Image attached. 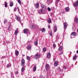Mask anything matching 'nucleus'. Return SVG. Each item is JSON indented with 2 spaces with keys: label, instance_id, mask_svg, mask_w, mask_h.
Returning a JSON list of instances; mask_svg holds the SVG:
<instances>
[{
  "label": "nucleus",
  "instance_id": "nucleus-43",
  "mask_svg": "<svg viewBox=\"0 0 78 78\" xmlns=\"http://www.w3.org/2000/svg\"><path fill=\"white\" fill-rule=\"evenodd\" d=\"M62 54H63V52H61L60 53V55H62Z\"/></svg>",
  "mask_w": 78,
  "mask_h": 78
},
{
  "label": "nucleus",
  "instance_id": "nucleus-23",
  "mask_svg": "<svg viewBox=\"0 0 78 78\" xmlns=\"http://www.w3.org/2000/svg\"><path fill=\"white\" fill-rule=\"evenodd\" d=\"M76 58H77L76 55H74L73 58V60H75L76 59Z\"/></svg>",
  "mask_w": 78,
  "mask_h": 78
},
{
  "label": "nucleus",
  "instance_id": "nucleus-10",
  "mask_svg": "<svg viewBox=\"0 0 78 78\" xmlns=\"http://www.w3.org/2000/svg\"><path fill=\"white\" fill-rule=\"evenodd\" d=\"M15 19H16V20H20V17L19 16H16L15 17Z\"/></svg>",
  "mask_w": 78,
  "mask_h": 78
},
{
  "label": "nucleus",
  "instance_id": "nucleus-7",
  "mask_svg": "<svg viewBox=\"0 0 78 78\" xmlns=\"http://www.w3.org/2000/svg\"><path fill=\"white\" fill-rule=\"evenodd\" d=\"M21 65L22 67H23L25 65V60L24 59L22 60L21 62Z\"/></svg>",
  "mask_w": 78,
  "mask_h": 78
},
{
  "label": "nucleus",
  "instance_id": "nucleus-52",
  "mask_svg": "<svg viewBox=\"0 0 78 78\" xmlns=\"http://www.w3.org/2000/svg\"><path fill=\"white\" fill-rule=\"evenodd\" d=\"M22 25H23V24H22Z\"/></svg>",
  "mask_w": 78,
  "mask_h": 78
},
{
  "label": "nucleus",
  "instance_id": "nucleus-51",
  "mask_svg": "<svg viewBox=\"0 0 78 78\" xmlns=\"http://www.w3.org/2000/svg\"><path fill=\"white\" fill-rule=\"evenodd\" d=\"M62 43V42H60V44H61Z\"/></svg>",
  "mask_w": 78,
  "mask_h": 78
},
{
  "label": "nucleus",
  "instance_id": "nucleus-12",
  "mask_svg": "<svg viewBox=\"0 0 78 78\" xmlns=\"http://www.w3.org/2000/svg\"><path fill=\"white\" fill-rule=\"evenodd\" d=\"M57 31V27L55 26L54 28V32H56Z\"/></svg>",
  "mask_w": 78,
  "mask_h": 78
},
{
  "label": "nucleus",
  "instance_id": "nucleus-29",
  "mask_svg": "<svg viewBox=\"0 0 78 78\" xmlns=\"http://www.w3.org/2000/svg\"><path fill=\"white\" fill-rule=\"evenodd\" d=\"M51 20L50 19H49V20L48 21V22L49 23H51Z\"/></svg>",
  "mask_w": 78,
  "mask_h": 78
},
{
  "label": "nucleus",
  "instance_id": "nucleus-31",
  "mask_svg": "<svg viewBox=\"0 0 78 78\" xmlns=\"http://www.w3.org/2000/svg\"><path fill=\"white\" fill-rule=\"evenodd\" d=\"M11 67V65L10 64H8L6 66V67H7V68H8V67Z\"/></svg>",
  "mask_w": 78,
  "mask_h": 78
},
{
  "label": "nucleus",
  "instance_id": "nucleus-49",
  "mask_svg": "<svg viewBox=\"0 0 78 78\" xmlns=\"http://www.w3.org/2000/svg\"><path fill=\"white\" fill-rule=\"evenodd\" d=\"M77 53H78V50H77L76 51Z\"/></svg>",
  "mask_w": 78,
  "mask_h": 78
},
{
  "label": "nucleus",
  "instance_id": "nucleus-11",
  "mask_svg": "<svg viewBox=\"0 0 78 78\" xmlns=\"http://www.w3.org/2000/svg\"><path fill=\"white\" fill-rule=\"evenodd\" d=\"M19 51H18L17 50H16L15 51V55H16V56H18L19 55Z\"/></svg>",
  "mask_w": 78,
  "mask_h": 78
},
{
  "label": "nucleus",
  "instance_id": "nucleus-15",
  "mask_svg": "<svg viewBox=\"0 0 78 78\" xmlns=\"http://www.w3.org/2000/svg\"><path fill=\"white\" fill-rule=\"evenodd\" d=\"M51 57V55H50V53H49L47 55V58H50Z\"/></svg>",
  "mask_w": 78,
  "mask_h": 78
},
{
  "label": "nucleus",
  "instance_id": "nucleus-21",
  "mask_svg": "<svg viewBox=\"0 0 78 78\" xmlns=\"http://www.w3.org/2000/svg\"><path fill=\"white\" fill-rule=\"evenodd\" d=\"M65 10L66 12H69V7L66 8Z\"/></svg>",
  "mask_w": 78,
  "mask_h": 78
},
{
  "label": "nucleus",
  "instance_id": "nucleus-27",
  "mask_svg": "<svg viewBox=\"0 0 78 78\" xmlns=\"http://www.w3.org/2000/svg\"><path fill=\"white\" fill-rule=\"evenodd\" d=\"M10 6H13V2H11L10 3Z\"/></svg>",
  "mask_w": 78,
  "mask_h": 78
},
{
  "label": "nucleus",
  "instance_id": "nucleus-5",
  "mask_svg": "<svg viewBox=\"0 0 78 78\" xmlns=\"http://www.w3.org/2000/svg\"><path fill=\"white\" fill-rule=\"evenodd\" d=\"M73 5L74 7H76L78 6V1H76L73 4Z\"/></svg>",
  "mask_w": 78,
  "mask_h": 78
},
{
  "label": "nucleus",
  "instance_id": "nucleus-33",
  "mask_svg": "<svg viewBox=\"0 0 78 78\" xmlns=\"http://www.w3.org/2000/svg\"><path fill=\"white\" fill-rule=\"evenodd\" d=\"M27 60H30V57L29 56H27Z\"/></svg>",
  "mask_w": 78,
  "mask_h": 78
},
{
  "label": "nucleus",
  "instance_id": "nucleus-40",
  "mask_svg": "<svg viewBox=\"0 0 78 78\" xmlns=\"http://www.w3.org/2000/svg\"><path fill=\"white\" fill-rule=\"evenodd\" d=\"M16 10H17V8H15L14 9V11H16Z\"/></svg>",
  "mask_w": 78,
  "mask_h": 78
},
{
  "label": "nucleus",
  "instance_id": "nucleus-37",
  "mask_svg": "<svg viewBox=\"0 0 78 78\" xmlns=\"http://www.w3.org/2000/svg\"><path fill=\"white\" fill-rule=\"evenodd\" d=\"M47 9L48 11H50V10H51V9H50V7L48 8Z\"/></svg>",
  "mask_w": 78,
  "mask_h": 78
},
{
  "label": "nucleus",
  "instance_id": "nucleus-47",
  "mask_svg": "<svg viewBox=\"0 0 78 78\" xmlns=\"http://www.w3.org/2000/svg\"><path fill=\"white\" fill-rule=\"evenodd\" d=\"M34 36H33L32 39H34Z\"/></svg>",
  "mask_w": 78,
  "mask_h": 78
},
{
  "label": "nucleus",
  "instance_id": "nucleus-36",
  "mask_svg": "<svg viewBox=\"0 0 78 78\" xmlns=\"http://www.w3.org/2000/svg\"><path fill=\"white\" fill-rule=\"evenodd\" d=\"M24 67H23L21 69L22 72H23L24 71Z\"/></svg>",
  "mask_w": 78,
  "mask_h": 78
},
{
  "label": "nucleus",
  "instance_id": "nucleus-16",
  "mask_svg": "<svg viewBox=\"0 0 78 78\" xmlns=\"http://www.w3.org/2000/svg\"><path fill=\"white\" fill-rule=\"evenodd\" d=\"M18 30H19V29L17 28L16 30L15 31V34L16 35H17V33H18Z\"/></svg>",
  "mask_w": 78,
  "mask_h": 78
},
{
  "label": "nucleus",
  "instance_id": "nucleus-4",
  "mask_svg": "<svg viewBox=\"0 0 78 78\" xmlns=\"http://www.w3.org/2000/svg\"><path fill=\"white\" fill-rule=\"evenodd\" d=\"M24 32L25 34H27V33H30V30H29V29H25L24 30Z\"/></svg>",
  "mask_w": 78,
  "mask_h": 78
},
{
  "label": "nucleus",
  "instance_id": "nucleus-9",
  "mask_svg": "<svg viewBox=\"0 0 78 78\" xmlns=\"http://www.w3.org/2000/svg\"><path fill=\"white\" fill-rule=\"evenodd\" d=\"M34 5L36 8H38L39 6V4L38 3H35Z\"/></svg>",
  "mask_w": 78,
  "mask_h": 78
},
{
  "label": "nucleus",
  "instance_id": "nucleus-50",
  "mask_svg": "<svg viewBox=\"0 0 78 78\" xmlns=\"http://www.w3.org/2000/svg\"><path fill=\"white\" fill-rule=\"evenodd\" d=\"M25 56V55H23V56Z\"/></svg>",
  "mask_w": 78,
  "mask_h": 78
},
{
  "label": "nucleus",
  "instance_id": "nucleus-42",
  "mask_svg": "<svg viewBox=\"0 0 78 78\" xmlns=\"http://www.w3.org/2000/svg\"><path fill=\"white\" fill-rule=\"evenodd\" d=\"M48 28H50V25H48Z\"/></svg>",
  "mask_w": 78,
  "mask_h": 78
},
{
  "label": "nucleus",
  "instance_id": "nucleus-3",
  "mask_svg": "<svg viewBox=\"0 0 78 78\" xmlns=\"http://www.w3.org/2000/svg\"><path fill=\"white\" fill-rule=\"evenodd\" d=\"M30 27L31 29H35L36 26L34 25L33 24H30Z\"/></svg>",
  "mask_w": 78,
  "mask_h": 78
},
{
  "label": "nucleus",
  "instance_id": "nucleus-8",
  "mask_svg": "<svg viewBox=\"0 0 78 78\" xmlns=\"http://www.w3.org/2000/svg\"><path fill=\"white\" fill-rule=\"evenodd\" d=\"M45 69L46 70H48V69H50V66L48 64H47L46 65Z\"/></svg>",
  "mask_w": 78,
  "mask_h": 78
},
{
  "label": "nucleus",
  "instance_id": "nucleus-19",
  "mask_svg": "<svg viewBox=\"0 0 78 78\" xmlns=\"http://www.w3.org/2000/svg\"><path fill=\"white\" fill-rule=\"evenodd\" d=\"M67 23H64V29L67 28Z\"/></svg>",
  "mask_w": 78,
  "mask_h": 78
},
{
  "label": "nucleus",
  "instance_id": "nucleus-14",
  "mask_svg": "<svg viewBox=\"0 0 78 78\" xmlns=\"http://www.w3.org/2000/svg\"><path fill=\"white\" fill-rule=\"evenodd\" d=\"M74 21L76 23H78V19L76 17L74 19Z\"/></svg>",
  "mask_w": 78,
  "mask_h": 78
},
{
  "label": "nucleus",
  "instance_id": "nucleus-39",
  "mask_svg": "<svg viewBox=\"0 0 78 78\" xmlns=\"http://www.w3.org/2000/svg\"><path fill=\"white\" fill-rule=\"evenodd\" d=\"M53 47H56V44H53Z\"/></svg>",
  "mask_w": 78,
  "mask_h": 78
},
{
  "label": "nucleus",
  "instance_id": "nucleus-48",
  "mask_svg": "<svg viewBox=\"0 0 78 78\" xmlns=\"http://www.w3.org/2000/svg\"><path fill=\"white\" fill-rule=\"evenodd\" d=\"M60 72H61V71H62V70H61V69H60Z\"/></svg>",
  "mask_w": 78,
  "mask_h": 78
},
{
  "label": "nucleus",
  "instance_id": "nucleus-2",
  "mask_svg": "<svg viewBox=\"0 0 78 78\" xmlns=\"http://www.w3.org/2000/svg\"><path fill=\"white\" fill-rule=\"evenodd\" d=\"M45 11L44 10L43 8H41L40 10L38 11L39 14H42Z\"/></svg>",
  "mask_w": 78,
  "mask_h": 78
},
{
  "label": "nucleus",
  "instance_id": "nucleus-46",
  "mask_svg": "<svg viewBox=\"0 0 78 78\" xmlns=\"http://www.w3.org/2000/svg\"><path fill=\"white\" fill-rule=\"evenodd\" d=\"M18 72L16 71V74H18Z\"/></svg>",
  "mask_w": 78,
  "mask_h": 78
},
{
  "label": "nucleus",
  "instance_id": "nucleus-32",
  "mask_svg": "<svg viewBox=\"0 0 78 78\" xmlns=\"http://www.w3.org/2000/svg\"><path fill=\"white\" fill-rule=\"evenodd\" d=\"M66 66H64L62 69V71H64V70H66Z\"/></svg>",
  "mask_w": 78,
  "mask_h": 78
},
{
  "label": "nucleus",
  "instance_id": "nucleus-35",
  "mask_svg": "<svg viewBox=\"0 0 78 78\" xmlns=\"http://www.w3.org/2000/svg\"><path fill=\"white\" fill-rule=\"evenodd\" d=\"M43 50L44 52H45L46 51V49L45 48H43Z\"/></svg>",
  "mask_w": 78,
  "mask_h": 78
},
{
  "label": "nucleus",
  "instance_id": "nucleus-30",
  "mask_svg": "<svg viewBox=\"0 0 78 78\" xmlns=\"http://www.w3.org/2000/svg\"><path fill=\"white\" fill-rule=\"evenodd\" d=\"M36 70V66H34L33 69L34 72H35Z\"/></svg>",
  "mask_w": 78,
  "mask_h": 78
},
{
  "label": "nucleus",
  "instance_id": "nucleus-18",
  "mask_svg": "<svg viewBox=\"0 0 78 78\" xmlns=\"http://www.w3.org/2000/svg\"><path fill=\"white\" fill-rule=\"evenodd\" d=\"M49 33L50 35L51 36H52L53 35V34H52V31L51 30H50L49 31Z\"/></svg>",
  "mask_w": 78,
  "mask_h": 78
},
{
  "label": "nucleus",
  "instance_id": "nucleus-45",
  "mask_svg": "<svg viewBox=\"0 0 78 78\" xmlns=\"http://www.w3.org/2000/svg\"><path fill=\"white\" fill-rule=\"evenodd\" d=\"M40 78H44V77L42 76H40Z\"/></svg>",
  "mask_w": 78,
  "mask_h": 78
},
{
  "label": "nucleus",
  "instance_id": "nucleus-34",
  "mask_svg": "<svg viewBox=\"0 0 78 78\" xmlns=\"http://www.w3.org/2000/svg\"><path fill=\"white\" fill-rule=\"evenodd\" d=\"M59 1H60V0H56V4H58V3L59 2Z\"/></svg>",
  "mask_w": 78,
  "mask_h": 78
},
{
  "label": "nucleus",
  "instance_id": "nucleus-41",
  "mask_svg": "<svg viewBox=\"0 0 78 78\" xmlns=\"http://www.w3.org/2000/svg\"><path fill=\"white\" fill-rule=\"evenodd\" d=\"M59 39V37H58V36H57L56 39Z\"/></svg>",
  "mask_w": 78,
  "mask_h": 78
},
{
  "label": "nucleus",
  "instance_id": "nucleus-44",
  "mask_svg": "<svg viewBox=\"0 0 78 78\" xmlns=\"http://www.w3.org/2000/svg\"><path fill=\"white\" fill-rule=\"evenodd\" d=\"M50 2V0H47V3H48Z\"/></svg>",
  "mask_w": 78,
  "mask_h": 78
},
{
  "label": "nucleus",
  "instance_id": "nucleus-1",
  "mask_svg": "<svg viewBox=\"0 0 78 78\" xmlns=\"http://www.w3.org/2000/svg\"><path fill=\"white\" fill-rule=\"evenodd\" d=\"M76 36V33L75 32H73L71 34V38H73V37H75V36Z\"/></svg>",
  "mask_w": 78,
  "mask_h": 78
},
{
  "label": "nucleus",
  "instance_id": "nucleus-24",
  "mask_svg": "<svg viewBox=\"0 0 78 78\" xmlns=\"http://www.w3.org/2000/svg\"><path fill=\"white\" fill-rule=\"evenodd\" d=\"M4 5H5V8H7V5H8V4L7 3V2H5Z\"/></svg>",
  "mask_w": 78,
  "mask_h": 78
},
{
  "label": "nucleus",
  "instance_id": "nucleus-13",
  "mask_svg": "<svg viewBox=\"0 0 78 78\" xmlns=\"http://www.w3.org/2000/svg\"><path fill=\"white\" fill-rule=\"evenodd\" d=\"M58 61H56L54 62V66H55V67L57 66H58Z\"/></svg>",
  "mask_w": 78,
  "mask_h": 78
},
{
  "label": "nucleus",
  "instance_id": "nucleus-25",
  "mask_svg": "<svg viewBox=\"0 0 78 78\" xmlns=\"http://www.w3.org/2000/svg\"><path fill=\"white\" fill-rule=\"evenodd\" d=\"M62 49V46H61L59 47L58 50L59 51H61Z\"/></svg>",
  "mask_w": 78,
  "mask_h": 78
},
{
  "label": "nucleus",
  "instance_id": "nucleus-20",
  "mask_svg": "<svg viewBox=\"0 0 78 78\" xmlns=\"http://www.w3.org/2000/svg\"><path fill=\"white\" fill-rule=\"evenodd\" d=\"M31 45L29 44L28 45V46H27V48L30 50L31 49Z\"/></svg>",
  "mask_w": 78,
  "mask_h": 78
},
{
  "label": "nucleus",
  "instance_id": "nucleus-22",
  "mask_svg": "<svg viewBox=\"0 0 78 78\" xmlns=\"http://www.w3.org/2000/svg\"><path fill=\"white\" fill-rule=\"evenodd\" d=\"M41 8H43H43H44V9H45V8H46V7H45V6H44V5H43V4H42L41 5Z\"/></svg>",
  "mask_w": 78,
  "mask_h": 78
},
{
  "label": "nucleus",
  "instance_id": "nucleus-26",
  "mask_svg": "<svg viewBox=\"0 0 78 78\" xmlns=\"http://www.w3.org/2000/svg\"><path fill=\"white\" fill-rule=\"evenodd\" d=\"M37 42H38V41H37V40L34 42V44L35 45H37Z\"/></svg>",
  "mask_w": 78,
  "mask_h": 78
},
{
  "label": "nucleus",
  "instance_id": "nucleus-28",
  "mask_svg": "<svg viewBox=\"0 0 78 78\" xmlns=\"http://www.w3.org/2000/svg\"><path fill=\"white\" fill-rule=\"evenodd\" d=\"M18 2L20 5H22V2H21V1L20 0H18Z\"/></svg>",
  "mask_w": 78,
  "mask_h": 78
},
{
  "label": "nucleus",
  "instance_id": "nucleus-38",
  "mask_svg": "<svg viewBox=\"0 0 78 78\" xmlns=\"http://www.w3.org/2000/svg\"><path fill=\"white\" fill-rule=\"evenodd\" d=\"M7 22V20H5L4 21V23H6Z\"/></svg>",
  "mask_w": 78,
  "mask_h": 78
},
{
  "label": "nucleus",
  "instance_id": "nucleus-6",
  "mask_svg": "<svg viewBox=\"0 0 78 78\" xmlns=\"http://www.w3.org/2000/svg\"><path fill=\"white\" fill-rule=\"evenodd\" d=\"M34 58L35 59H38L39 58V55L37 54H36L34 56Z\"/></svg>",
  "mask_w": 78,
  "mask_h": 78
},
{
  "label": "nucleus",
  "instance_id": "nucleus-17",
  "mask_svg": "<svg viewBox=\"0 0 78 78\" xmlns=\"http://www.w3.org/2000/svg\"><path fill=\"white\" fill-rule=\"evenodd\" d=\"M40 30L42 31L43 33H44V32H45V28H42V29H41Z\"/></svg>",
  "mask_w": 78,
  "mask_h": 78
}]
</instances>
